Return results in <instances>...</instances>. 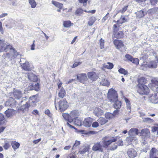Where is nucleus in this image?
<instances>
[{
	"label": "nucleus",
	"instance_id": "33",
	"mask_svg": "<svg viewBox=\"0 0 158 158\" xmlns=\"http://www.w3.org/2000/svg\"><path fill=\"white\" fill-rule=\"evenodd\" d=\"M114 103L113 106L114 108L116 109H119L121 106V101H118V99L117 100L114 101Z\"/></svg>",
	"mask_w": 158,
	"mask_h": 158
},
{
	"label": "nucleus",
	"instance_id": "39",
	"mask_svg": "<svg viewBox=\"0 0 158 158\" xmlns=\"http://www.w3.org/2000/svg\"><path fill=\"white\" fill-rule=\"evenodd\" d=\"M52 3L56 7L59 8L60 9H62L63 7V4L58 2L52 1Z\"/></svg>",
	"mask_w": 158,
	"mask_h": 158
},
{
	"label": "nucleus",
	"instance_id": "5",
	"mask_svg": "<svg viewBox=\"0 0 158 158\" xmlns=\"http://www.w3.org/2000/svg\"><path fill=\"white\" fill-rule=\"evenodd\" d=\"M58 104L59 109L61 112L64 111L68 107V102L65 99L60 101Z\"/></svg>",
	"mask_w": 158,
	"mask_h": 158
},
{
	"label": "nucleus",
	"instance_id": "59",
	"mask_svg": "<svg viewBox=\"0 0 158 158\" xmlns=\"http://www.w3.org/2000/svg\"><path fill=\"white\" fill-rule=\"evenodd\" d=\"M128 6H126L123 7L122 10L119 11V12H121L122 13H123L127 10V8L128 7Z\"/></svg>",
	"mask_w": 158,
	"mask_h": 158
},
{
	"label": "nucleus",
	"instance_id": "45",
	"mask_svg": "<svg viewBox=\"0 0 158 158\" xmlns=\"http://www.w3.org/2000/svg\"><path fill=\"white\" fill-rule=\"evenodd\" d=\"M29 3L32 8H35L36 6V3L34 0H29Z\"/></svg>",
	"mask_w": 158,
	"mask_h": 158
},
{
	"label": "nucleus",
	"instance_id": "10",
	"mask_svg": "<svg viewBox=\"0 0 158 158\" xmlns=\"http://www.w3.org/2000/svg\"><path fill=\"white\" fill-rule=\"evenodd\" d=\"M77 79L81 83H84L87 80L86 74L81 73L77 75Z\"/></svg>",
	"mask_w": 158,
	"mask_h": 158
},
{
	"label": "nucleus",
	"instance_id": "11",
	"mask_svg": "<svg viewBox=\"0 0 158 158\" xmlns=\"http://www.w3.org/2000/svg\"><path fill=\"white\" fill-rule=\"evenodd\" d=\"M102 145L100 142H97L94 144L92 148V150L95 151H99L100 152H102L103 149Z\"/></svg>",
	"mask_w": 158,
	"mask_h": 158
},
{
	"label": "nucleus",
	"instance_id": "1",
	"mask_svg": "<svg viewBox=\"0 0 158 158\" xmlns=\"http://www.w3.org/2000/svg\"><path fill=\"white\" fill-rule=\"evenodd\" d=\"M140 133L142 135H145V136H148L150 134V132L147 129H143L140 132H139L138 129L136 128L131 129L128 132V135L131 136H135Z\"/></svg>",
	"mask_w": 158,
	"mask_h": 158
},
{
	"label": "nucleus",
	"instance_id": "36",
	"mask_svg": "<svg viewBox=\"0 0 158 158\" xmlns=\"http://www.w3.org/2000/svg\"><path fill=\"white\" fill-rule=\"evenodd\" d=\"M115 33L113 37L114 36V37L117 38H121L123 37V34L122 31H120L118 33L115 32Z\"/></svg>",
	"mask_w": 158,
	"mask_h": 158
},
{
	"label": "nucleus",
	"instance_id": "20",
	"mask_svg": "<svg viewBox=\"0 0 158 158\" xmlns=\"http://www.w3.org/2000/svg\"><path fill=\"white\" fill-rule=\"evenodd\" d=\"M28 78L31 81L36 82L37 81V77L36 76L31 72L27 74Z\"/></svg>",
	"mask_w": 158,
	"mask_h": 158
},
{
	"label": "nucleus",
	"instance_id": "26",
	"mask_svg": "<svg viewBox=\"0 0 158 158\" xmlns=\"http://www.w3.org/2000/svg\"><path fill=\"white\" fill-rule=\"evenodd\" d=\"M9 50H10V53L11 54V57H12V59L16 57L17 56L19 55V53L12 47L11 49H9Z\"/></svg>",
	"mask_w": 158,
	"mask_h": 158
},
{
	"label": "nucleus",
	"instance_id": "7",
	"mask_svg": "<svg viewBox=\"0 0 158 158\" xmlns=\"http://www.w3.org/2000/svg\"><path fill=\"white\" fill-rule=\"evenodd\" d=\"M4 114L7 118H11L16 115V111L12 109H8L5 111Z\"/></svg>",
	"mask_w": 158,
	"mask_h": 158
},
{
	"label": "nucleus",
	"instance_id": "31",
	"mask_svg": "<svg viewBox=\"0 0 158 158\" xmlns=\"http://www.w3.org/2000/svg\"><path fill=\"white\" fill-rule=\"evenodd\" d=\"M23 69L26 71H30L31 69L30 68V65L28 62H26L24 63L21 65Z\"/></svg>",
	"mask_w": 158,
	"mask_h": 158
},
{
	"label": "nucleus",
	"instance_id": "46",
	"mask_svg": "<svg viewBox=\"0 0 158 158\" xmlns=\"http://www.w3.org/2000/svg\"><path fill=\"white\" fill-rule=\"evenodd\" d=\"M127 21V20L125 17H123L122 15L121 16L119 20H118L117 23H122L124 22H126Z\"/></svg>",
	"mask_w": 158,
	"mask_h": 158
},
{
	"label": "nucleus",
	"instance_id": "2",
	"mask_svg": "<svg viewBox=\"0 0 158 158\" xmlns=\"http://www.w3.org/2000/svg\"><path fill=\"white\" fill-rule=\"evenodd\" d=\"M117 140V137H110L106 136L102 139V143L103 144V146L105 148H107L108 146L111 143L116 141Z\"/></svg>",
	"mask_w": 158,
	"mask_h": 158
},
{
	"label": "nucleus",
	"instance_id": "25",
	"mask_svg": "<svg viewBox=\"0 0 158 158\" xmlns=\"http://www.w3.org/2000/svg\"><path fill=\"white\" fill-rule=\"evenodd\" d=\"M158 152L157 150L155 148H152L150 152L149 156L150 158L154 157Z\"/></svg>",
	"mask_w": 158,
	"mask_h": 158
},
{
	"label": "nucleus",
	"instance_id": "4",
	"mask_svg": "<svg viewBox=\"0 0 158 158\" xmlns=\"http://www.w3.org/2000/svg\"><path fill=\"white\" fill-rule=\"evenodd\" d=\"M12 48V46L6 44L4 40L0 39V52L5 51L6 52L9 50V49Z\"/></svg>",
	"mask_w": 158,
	"mask_h": 158
},
{
	"label": "nucleus",
	"instance_id": "30",
	"mask_svg": "<svg viewBox=\"0 0 158 158\" xmlns=\"http://www.w3.org/2000/svg\"><path fill=\"white\" fill-rule=\"evenodd\" d=\"M103 66L104 68L109 69H111L113 68L114 65L112 63L108 62L106 63L103 64Z\"/></svg>",
	"mask_w": 158,
	"mask_h": 158
},
{
	"label": "nucleus",
	"instance_id": "62",
	"mask_svg": "<svg viewBox=\"0 0 158 158\" xmlns=\"http://www.w3.org/2000/svg\"><path fill=\"white\" fill-rule=\"evenodd\" d=\"M151 4L152 5H154L157 3L158 0H150Z\"/></svg>",
	"mask_w": 158,
	"mask_h": 158
},
{
	"label": "nucleus",
	"instance_id": "17",
	"mask_svg": "<svg viewBox=\"0 0 158 158\" xmlns=\"http://www.w3.org/2000/svg\"><path fill=\"white\" fill-rule=\"evenodd\" d=\"M92 122V119L90 118H87L85 119L83 122V125L86 127H89Z\"/></svg>",
	"mask_w": 158,
	"mask_h": 158
},
{
	"label": "nucleus",
	"instance_id": "29",
	"mask_svg": "<svg viewBox=\"0 0 158 158\" xmlns=\"http://www.w3.org/2000/svg\"><path fill=\"white\" fill-rule=\"evenodd\" d=\"M137 138L134 136H129L127 137L126 141L127 142L128 144L129 145L131 144V142L134 141H136Z\"/></svg>",
	"mask_w": 158,
	"mask_h": 158
},
{
	"label": "nucleus",
	"instance_id": "37",
	"mask_svg": "<svg viewBox=\"0 0 158 158\" xmlns=\"http://www.w3.org/2000/svg\"><path fill=\"white\" fill-rule=\"evenodd\" d=\"M100 83L101 85L104 86H108L110 84V83L107 80L102 77V79L100 81Z\"/></svg>",
	"mask_w": 158,
	"mask_h": 158
},
{
	"label": "nucleus",
	"instance_id": "50",
	"mask_svg": "<svg viewBox=\"0 0 158 158\" xmlns=\"http://www.w3.org/2000/svg\"><path fill=\"white\" fill-rule=\"evenodd\" d=\"M118 71L120 73L123 74L124 75H127L128 73L127 71L123 68H120L119 69Z\"/></svg>",
	"mask_w": 158,
	"mask_h": 158
},
{
	"label": "nucleus",
	"instance_id": "43",
	"mask_svg": "<svg viewBox=\"0 0 158 158\" xmlns=\"http://www.w3.org/2000/svg\"><path fill=\"white\" fill-rule=\"evenodd\" d=\"M2 57L4 59L7 58L9 60L11 61L12 60V57H11V54L9 53H4L2 56Z\"/></svg>",
	"mask_w": 158,
	"mask_h": 158
},
{
	"label": "nucleus",
	"instance_id": "14",
	"mask_svg": "<svg viewBox=\"0 0 158 158\" xmlns=\"http://www.w3.org/2000/svg\"><path fill=\"white\" fill-rule=\"evenodd\" d=\"M87 74L89 78L92 81H95L98 78V75L94 72H89Z\"/></svg>",
	"mask_w": 158,
	"mask_h": 158
},
{
	"label": "nucleus",
	"instance_id": "9",
	"mask_svg": "<svg viewBox=\"0 0 158 158\" xmlns=\"http://www.w3.org/2000/svg\"><path fill=\"white\" fill-rule=\"evenodd\" d=\"M139 93L141 94H148L149 92V89L148 87L145 85L138 87Z\"/></svg>",
	"mask_w": 158,
	"mask_h": 158
},
{
	"label": "nucleus",
	"instance_id": "60",
	"mask_svg": "<svg viewBox=\"0 0 158 158\" xmlns=\"http://www.w3.org/2000/svg\"><path fill=\"white\" fill-rule=\"evenodd\" d=\"M34 88L35 90L36 91H38L39 89V84L37 83L36 84H35L34 86Z\"/></svg>",
	"mask_w": 158,
	"mask_h": 158
},
{
	"label": "nucleus",
	"instance_id": "57",
	"mask_svg": "<svg viewBox=\"0 0 158 158\" xmlns=\"http://www.w3.org/2000/svg\"><path fill=\"white\" fill-rule=\"evenodd\" d=\"M88 0H78L80 3H83V6H86L87 5V2Z\"/></svg>",
	"mask_w": 158,
	"mask_h": 158
},
{
	"label": "nucleus",
	"instance_id": "55",
	"mask_svg": "<svg viewBox=\"0 0 158 158\" xmlns=\"http://www.w3.org/2000/svg\"><path fill=\"white\" fill-rule=\"evenodd\" d=\"M131 62L136 64H138L139 63V60L137 58H133V59L132 60Z\"/></svg>",
	"mask_w": 158,
	"mask_h": 158
},
{
	"label": "nucleus",
	"instance_id": "38",
	"mask_svg": "<svg viewBox=\"0 0 158 158\" xmlns=\"http://www.w3.org/2000/svg\"><path fill=\"white\" fill-rule=\"evenodd\" d=\"M66 93L65 90L63 88H61L60 90L59 93V96L61 98H63L65 95Z\"/></svg>",
	"mask_w": 158,
	"mask_h": 158
},
{
	"label": "nucleus",
	"instance_id": "47",
	"mask_svg": "<svg viewBox=\"0 0 158 158\" xmlns=\"http://www.w3.org/2000/svg\"><path fill=\"white\" fill-rule=\"evenodd\" d=\"M83 10L79 8L77 9L75 12V15L77 16H80L83 13Z\"/></svg>",
	"mask_w": 158,
	"mask_h": 158
},
{
	"label": "nucleus",
	"instance_id": "58",
	"mask_svg": "<svg viewBox=\"0 0 158 158\" xmlns=\"http://www.w3.org/2000/svg\"><path fill=\"white\" fill-rule=\"evenodd\" d=\"M99 126V123L97 122H93L92 124V126L93 127L96 128L98 127Z\"/></svg>",
	"mask_w": 158,
	"mask_h": 158
},
{
	"label": "nucleus",
	"instance_id": "63",
	"mask_svg": "<svg viewBox=\"0 0 158 158\" xmlns=\"http://www.w3.org/2000/svg\"><path fill=\"white\" fill-rule=\"evenodd\" d=\"M80 143V142L79 141H76L75 143L73 145L72 149H73L74 148L77 146L79 145Z\"/></svg>",
	"mask_w": 158,
	"mask_h": 158
},
{
	"label": "nucleus",
	"instance_id": "51",
	"mask_svg": "<svg viewBox=\"0 0 158 158\" xmlns=\"http://www.w3.org/2000/svg\"><path fill=\"white\" fill-rule=\"evenodd\" d=\"M89 148L87 147H85L81 151H80L79 153L81 154H84L85 152L88 151Z\"/></svg>",
	"mask_w": 158,
	"mask_h": 158
},
{
	"label": "nucleus",
	"instance_id": "61",
	"mask_svg": "<svg viewBox=\"0 0 158 158\" xmlns=\"http://www.w3.org/2000/svg\"><path fill=\"white\" fill-rule=\"evenodd\" d=\"M10 147V145L8 143H5L4 146H3L4 148L5 149H7Z\"/></svg>",
	"mask_w": 158,
	"mask_h": 158
},
{
	"label": "nucleus",
	"instance_id": "3",
	"mask_svg": "<svg viewBox=\"0 0 158 158\" xmlns=\"http://www.w3.org/2000/svg\"><path fill=\"white\" fill-rule=\"evenodd\" d=\"M107 96L109 100L111 102H114L118 99L117 93L113 89H110L109 90Z\"/></svg>",
	"mask_w": 158,
	"mask_h": 158
},
{
	"label": "nucleus",
	"instance_id": "13",
	"mask_svg": "<svg viewBox=\"0 0 158 158\" xmlns=\"http://www.w3.org/2000/svg\"><path fill=\"white\" fill-rule=\"evenodd\" d=\"M149 100L152 103L156 104L158 102V96L156 93H154L150 95Z\"/></svg>",
	"mask_w": 158,
	"mask_h": 158
},
{
	"label": "nucleus",
	"instance_id": "23",
	"mask_svg": "<svg viewBox=\"0 0 158 158\" xmlns=\"http://www.w3.org/2000/svg\"><path fill=\"white\" fill-rule=\"evenodd\" d=\"M142 147L141 151L146 152L149 148V146L146 142H144L142 143Z\"/></svg>",
	"mask_w": 158,
	"mask_h": 158
},
{
	"label": "nucleus",
	"instance_id": "53",
	"mask_svg": "<svg viewBox=\"0 0 158 158\" xmlns=\"http://www.w3.org/2000/svg\"><path fill=\"white\" fill-rule=\"evenodd\" d=\"M104 40H102V38L100 40V45L101 49H102L104 48Z\"/></svg>",
	"mask_w": 158,
	"mask_h": 158
},
{
	"label": "nucleus",
	"instance_id": "32",
	"mask_svg": "<svg viewBox=\"0 0 158 158\" xmlns=\"http://www.w3.org/2000/svg\"><path fill=\"white\" fill-rule=\"evenodd\" d=\"M158 10V7H155L150 9L148 10L147 14L153 15L156 13Z\"/></svg>",
	"mask_w": 158,
	"mask_h": 158
},
{
	"label": "nucleus",
	"instance_id": "40",
	"mask_svg": "<svg viewBox=\"0 0 158 158\" xmlns=\"http://www.w3.org/2000/svg\"><path fill=\"white\" fill-rule=\"evenodd\" d=\"M62 116L68 122L71 123L72 119L70 118L69 114L66 113L63 114Z\"/></svg>",
	"mask_w": 158,
	"mask_h": 158
},
{
	"label": "nucleus",
	"instance_id": "44",
	"mask_svg": "<svg viewBox=\"0 0 158 158\" xmlns=\"http://www.w3.org/2000/svg\"><path fill=\"white\" fill-rule=\"evenodd\" d=\"M96 20V19L94 17H91L89 19V21L88 22V24L89 26H92Z\"/></svg>",
	"mask_w": 158,
	"mask_h": 158
},
{
	"label": "nucleus",
	"instance_id": "52",
	"mask_svg": "<svg viewBox=\"0 0 158 158\" xmlns=\"http://www.w3.org/2000/svg\"><path fill=\"white\" fill-rule=\"evenodd\" d=\"M118 26L119 25L118 23L114 25L113 28L114 32H116L119 30Z\"/></svg>",
	"mask_w": 158,
	"mask_h": 158
},
{
	"label": "nucleus",
	"instance_id": "48",
	"mask_svg": "<svg viewBox=\"0 0 158 158\" xmlns=\"http://www.w3.org/2000/svg\"><path fill=\"white\" fill-rule=\"evenodd\" d=\"M105 117L107 119H111L114 117L112 113L109 112H107L105 114Z\"/></svg>",
	"mask_w": 158,
	"mask_h": 158
},
{
	"label": "nucleus",
	"instance_id": "18",
	"mask_svg": "<svg viewBox=\"0 0 158 158\" xmlns=\"http://www.w3.org/2000/svg\"><path fill=\"white\" fill-rule=\"evenodd\" d=\"M93 113L96 116L99 117L103 114V111L99 108H96L94 109Z\"/></svg>",
	"mask_w": 158,
	"mask_h": 158
},
{
	"label": "nucleus",
	"instance_id": "21",
	"mask_svg": "<svg viewBox=\"0 0 158 158\" xmlns=\"http://www.w3.org/2000/svg\"><path fill=\"white\" fill-rule=\"evenodd\" d=\"M28 102L29 104V106L33 107L35 106L36 102L35 98V96H33L31 97L29 99V101Z\"/></svg>",
	"mask_w": 158,
	"mask_h": 158
},
{
	"label": "nucleus",
	"instance_id": "56",
	"mask_svg": "<svg viewBox=\"0 0 158 158\" xmlns=\"http://www.w3.org/2000/svg\"><path fill=\"white\" fill-rule=\"evenodd\" d=\"M117 143H114L113 145H111L110 146V149L112 150H114L117 149L118 146Z\"/></svg>",
	"mask_w": 158,
	"mask_h": 158
},
{
	"label": "nucleus",
	"instance_id": "24",
	"mask_svg": "<svg viewBox=\"0 0 158 158\" xmlns=\"http://www.w3.org/2000/svg\"><path fill=\"white\" fill-rule=\"evenodd\" d=\"M152 81L153 83V86H154V84L157 85L153 87V90L155 91L158 93V80L156 78L153 79L152 80Z\"/></svg>",
	"mask_w": 158,
	"mask_h": 158
},
{
	"label": "nucleus",
	"instance_id": "41",
	"mask_svg": "<svg viewBox=\"0 0 158 158\" xmlns=\"http://www.w3.org/2000/svg\"><path fill=\"white\" fill-rule=\"evenodd\" d=\"M98 122L101 125H103L106 123L108 121L103 117H100L98 120Z\"/></svg>",
	"mask_w": 158,
	"mask_h": 158
},
{
	"label": "nucleus",
	"instance_id": "15",
	"mask_svg": "<svg viewBox=\"0 0 158 158\" xmlns=\"http://www.w3.org/2000/svg\"><path fill=\"white\" fill-rule=\"evenodd\" d=\"M13 94L15 98L18 100L21 99L23 96L22 92L19 90H15Z\"/></svg>",
	"mask_w": 158,
	"mask_h": 158
},
{
	"label": "nucleus",
	"instance_id": "34",
	"mask_svg": "<svg viewBox=\"0 0 158 158\" xmlns=\"http://www.w3.org/2000/svg\"><path fill=\"white\" fill-rule=\"evenodd\" d=\"M11 145L12 148L14 150L18 149L20 146V144L15 141H13L11 142Z\"/></svg>",
	"mask_w": 158,
	"mask_h": 158
},
{
	"label": "nucleus",
	"instance_id": "54",
	"mask_svg": "<svg viewBox=\"0 0 158 158\" xmlns=\"http://www.w3.org/2000/svg\"><path fill=\"white\" fill-rule=\"evenodd\" d=\"M125 57L127 59V60L130 61H132V60L133 59V58L132 56L129 54L126 55L125 56Z\"/></svg>",
	"mask_w": 158,
	"mask_h": 158
},
{
	"label": "nucleus",
	"instance_id": "64",
	"mask_svg": "<svg viewBox=\"0 0 158 158\" xmlns=\"http://www.w3.org/2000/svg\"><path fill=\"white\" fill-rule=\"evenodd\" d=\"M118 109H117L115 110L113 112V113L112 114L113 115V116L114 117L115 115H118L119 114V110Z\"/></svg>",
	"mask_w": 158,
	"mask_h": 158
},
{
	"label": "nucleus",
	"instance_id": "6",
	"mask_svg": "<svg viewBox=\"0 0 158 158\" xmlns=\"http://www.w3.org/2000/svg\"><path fill=\"white\" fill-rule=\"evenodd\" d=\"M114 44L117 49L120 50L121 51H124L125 50V47L121 41L115 40L114 41Z\"/></svg>",
	"mask_w": 158,
	"mask_h": 158
},
{
	"label": "nucleus",
	"instance_id": "12",
	"mask_svg": "<svg viewBox=\"0 0 158 158\" xmlns=\"http://www.w3.org/2000/svg\"><path fill=\"white\" fill-rule=\"evenodd\" d=\"M127 153L130 158H134L137 155L136 151L132 148L129 149L127 150Z\"/></svg>",
	"mask_w": 158,
	"mask_h": 158
},
{
	"label": "nucleus",
	"instance_id": "16",
	"mask_svg": "<svg viewBox=\"0 0 158 158\" xmlns=\"http://www.w3.org/2000/svg\"><path fill=\"white\" fill-rule=\"evenodd\" d=\"M137 82L138 83L137 85L138 87H140L141 86L145 85V84L147 82V80L144 77H141L138 79Z\"/></svg>",
	"mask_w": 158,
	"mask_h": 158
},
{
	"label": "nucleus",
	"instance_id": "22",
	"mask_svg": "<svg viewBox=\"0 0 158 158\" xmlns=\"http://www.w3.org/2000/svg\"><path fill=\"white\" fill-rule=\"evenodd\" d=\"M135 14L136 15V17L140 18L143 17L145 14H147V13L144 12V10H142L135 12Z\"/></svg>",
	"mask_w": 158,
	"mask_h": 158
},
{
	"label": "nucleus",
	"instance_id": "35",
	"mask_svg": "<svg viewBox=\"0 0 158 158\" xmlns=\"http://www.w3.org/2000/svg\"><path fill=\"white\" fill-rule=\"evenodd\" d=\"M29 107V104L28 102H27L25 104H24L21 106L20 109L23 111H28Z\"/></svg>",
	"mask_w": 158,
	"mask_h": 158
},
{
	"label": "nucleus",
	"instance_id": "27",
	"mask_svg": "<svg viewBox=\"0 0 158 158\" xmlns=\"http://www.w3.org/2000/svg\"><path fill=\"white\" fill-rule=\"evenodd\" d=\"M70 118L72 119L71 123L73 122V120L77 118V113L76 111H73L71 112L69 114Z\"/></svg>",
	"mask_w": 158,
	"mask_h": 158
},
{
	"label": "nucleus",
	"instance_id": "19",
	"mask_svg": "<svg viewBox=\"0 0 158 158\" xmlns=\"http://www.w3.org/2000/svg\"><path fill=\"white\" fill-rule=\"evenodd\" d=\"M147 65L150 68H156L157 66V62L156 60H152L148 62Z\"/></svg>",
	"mask_w": 158,
	"mask_h": 158
},
{
	"label": "nucleus",
	"instance_id": "8",
	"mask_svg": "<svg viewBox=\"0 0 158 158\" xmlns=\"http://www.w3.org/2000/svg\"><path fill=\"white\" fill-rule=\"evenodd\" d=\"M18 103V102L15 100L13 98L10 97L8 100L6 102L5 105L7 106L14 107L16 106Z\"/></svg>",
	"mask_w": 158,
	"mask_h": 158
},
{
	"label": "nucleus",
	"instance_id": "49",
	"mask_svg": "<svg viewBox=\"0 0 158 158\" xmlns=\"http://www.w3.org/2000/svg\"><path fill=\"white\" fill-rule=\"evenodd\" d=\"M72 123H73L75 125L77 126H80L81 124V121L79 120L78 118L74 119Z\"/></svg>",
	"mask_w": 158,
	"mask_h": 158
},
{
	"label": "nucleus",
	"instance_id": "28",
	"mask_svg": "<svg viewBox=\"0 0 158 158\" xmlns=\"http://www.w3.org/2000/svg\"><path fill=\"white\" fill-rule=\"evenodd\" d=\"M7 122L3 114L0 113V125L6 124Z\"/></svg>",
	"mask_w": 158,
	"mask_h": 158
},
{
	"label": "nucleus",
	"instance_id": "42",
	"mask_svg": "<svg viewBox=\"0 0 158 158\" xmlns=\"http://www.w3.org/2000/svg\"><path fill=\"white\" fill-rule=\"evenodd\" d=\"M73 25L70 21H65L63 22V26L65 27H69Z\"/></svg>",
	"mask_w": 158,
	"mask_h": 158
}]
</instances>
